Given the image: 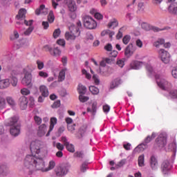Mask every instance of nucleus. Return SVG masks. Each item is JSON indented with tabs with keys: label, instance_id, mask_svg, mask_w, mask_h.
Returning a JSON list of instances; mask_svg holds the SVG:
<instances>
[{
	"label": "nucleus",
	"instance_id": "obj_31",
	"mask_svg": "<svg viewBox=\"0 0 177 177\" xmlns=\"http://www.w3.org/2000/svg\"><path fill=\"white\" fill-rule=\"evenodd\" d=\"M164 44H165V40L164 39H158L153 43V46L156 48H160V45H164Z\"/></svg>",
	"mask_w": 177,
	"mask_h": 177
},
{
	"label": "nucleus",
	"instance_id": "obj_23",
	"mask_svg": "<svg viewBox=\"0 0 177 177\" xmlns=\"http://www.w3.org/2000/svg\"><path fill=\"white\" fill-rule=\"evenodd\" d=\"M150 165L152 169H157V167H158V162L157 161V158H156V156H151Z\"/></svg>",
	"mask_w": 177,
	"mask_h": 177
},
{
	"label": "nucleus",
	"instance_id": "obj_3",
	"mask_svg": "<svg viewBox=\"0 0 177 177\" xmlns=\"http://www.w3.org/2000/svg\"><path fill=\"white\" fill-rule=\"evenodd\" d=\"M69 30L70 32H66L65 34V38L67 41H74L75 38L81 35V31L74 24L69 26Z\"/></svg>",
	"mask_w": 177,
	"mask_h": 177
},
{
	"label": "nucleus",
	"instance_id": "obj_45",
	"mask_svg": "<svg viewBox=\"0 0 177 177\" xmlns=\"http://www.w3.org/2000/svg\"><path fill=\"white\" fill-rule=\"evenodd\" d=\"M36 64H37L38 70H42V68H44V67L45 66L44 62H42L41 60H37L36 62Z\"/></svg>",
	"mask_w": 177,
	"mask_h": 177
},
{
	"label": "nucleus",
	"instance_id": "obj_21",
	"mask_svg": "<svg viewBox=\"0 0 177 177\" xmlns=\"http://www.w3.org/2000/svg\"><path fill=\"white\" fill-rule=\"evenodd\" d=\"M39 91L41 93V96H44V97H48L49 96V90H48V87H46V86H40Z\"/></svg>",
	"mask_w": 177,
	"mask_h": 177
},
{
	"label": "nucleus",
	"instance_id": "obj_30",
	"mask_svg": "<svg viewBox=\"0 0 177 177\" xmlns=\"http://www.w3.org/2000/svg\"><path fill=\"white\" fill-rule=\"evenodd\" d=\"M51 55L53 56H60V55H62V50H60V48H59V47H55L53 49Z\"/></svg>",
	"mask_w": 177,
	"mask_h": 177
},
{
	"label": "nucleus",
	"instance_id": "obj_33",
	"mask_svg": "<svg viewBox=\"0 0 177 177\" xmlns=\"http://www.w3.org/2000/svg\"><path fill=\"white\" fill-rule=\"evenodd\" d=\"M138 165L139 167H145V155H140L138 157Z\"/></svg>",
	"mask_w": 177,
	"mask_h": 177
},
{
	"label": "nucleus",
	"instance_id": "obj_53",
	"mask_svg": "<svg viewBox=\"0 0 177 177\" xmlns=\"http://www.w3.org/2000/svg\"><path fill=\"white\" fill-rule=\"evenodd\" d=\"M142 28H143V30H145L146 31H149V30H150V25H149V24L147 23H142Z\"/></svg>",
	"mask_w": 177,
	"mask_h": 177
},
{
	"label": "nucleus",
	"instance_id": "obj_58",
	"mask_svg": "<svg viewBox=\"0 0 177 177\" xmlns=\"http://www.w3.org/2000/svg\"><path fill=\"white\" fill-rule=\"evenodd\" d=\"M93 80L95 85H99V84H100V80H99L97 76H96V75H93Z\"/></svg>",
	"mask_w": 177,
	"mask_h": 177
},
{
	"label": "nucleus",
	"instance_id": "obj_11",
	"mask_svg": "<svg viewBox=\"0 0 177 177\" xmlns=\"http://www.w3.org/2000/svg\"><path fill=\"white\" fill-rule=\"evenodd\" d=\"M159 56L165 64H168L171 62V55L168 51L161 48L158 51Z\"/></svg>",
	"mask_w": 177,
	"mask_h": 177
},
{
	"label": "nucleus",
	"instance_id": "obj_10",
	"mask_svg": "<svg viewBox=\"0 0 177 177\" xmlns=\"http://www.w3.org/2000/svg\"><path fill=\"white\" fill-rule=\"evenodd\" d=\"M42 145L41 141H32L30 143V151L32 154H39L41 153V149Z\"/></svg>",
	"mask_w": 177,
	"mask_h": 177
},
{
	"label": "nucleus",
	"instance_id": "obj_26",
	"mask_svg": "<svg viewBox=\"0 0 177 177\" xmlns=\"http://www.w3.org/2000/svg\"><path fill=\"white\" fill-rule=\"evenodd\" d=\"M77 92L79 95H85L86 93V87L82 84H79L77 87Z\"/></svg>",
	"mask_w": 177,
	"mask_h": 177
},
{
	"label": "nucleus",
	"instance_id": "obj_13",
	"mask_svg": "<svg viewBox=\"0 0 177 177\" xmlns=\"http://www.w3.org/2000/svg\"><path fill=\"white\" fill-rule=\"evenodd\" d=\"M61 140L64 143V146H66V150H68V151H70V153H74L75 151V149H74V145L68 142L66 136H62L61 138Z\"/></svg>",
	"mask_w": 177,
	"mask_h": 177
},
{
	"label": "nucleus",
	"instance_id": "obj_47",
	"mask_svg": "<svg viewBox=\"0 0 177 177\" xmlns=\"http://www.w3.org/2000/svg\"><path fill=\"white\" fill-rule=\"evenodd\" d=\"M125 162H127V160L125 159H123L120 160L116 165L115 168H121V167H123L125 165Z\"/></svg>",
	"mask_w": 177,
	"mask_h": 177
},
{
	"label": "nucleus",
	"instance_id": "obj_5",
	"mask_svg": "<svg viewBox=\"0 0 177 177\" xmlns=\"http://www.w3.org/2000/svg\"><path fill=\"white\" fill-rule=\"evenodd\" d=\"M32 70L34 69H30V66H28L26 68H24V77L21 81L23 85L28 86L30 84H31L32 81V75L31 74V72Z\"/></svg>",
	"mask_w": 177,
	"mask_h": 177
},
{
	"label": "nucleus",
	"instance_id": "obj_4",
	"mask_svg": "<svg viewBox=\"0 0 177 177\" xmlns=\"http://www.w3.org/2000/svg\"><path fill=\"white\" fill-rule=\"evenodd\" d=\"M155 78L156 80V84L158 86H159L162 91H168V89L171 88V84L168 81H167V80L161 77V76L159 75H156Z\"/></svg>",
	"mask_w": 177,
	"mask_h": 177
},
{
	"label": "nucleus",
	"instance_id": "obj_18",
	"mask_svg": "<svg viewBox=\"0 0 177 177\" xmlns=\"http://www.w3.org/2000/svg\"><path fill=\"white\" fill-rule=\"evenodd\" d=\"M48 13V8H45V5L41 4L39 8L35 10V15H46Z\"/></svg>",
	"mask_w": 177,
	"mask_h": 177
},
{
	"label": "nucleus",
	"instance_id": "obj_46",
	"mask_svg": "<svg viewBox=\"0 0 177 177\" xmlns=\"http://www.w3.org/2000/svg\"><path fill=\"white\" fill-rule=\"evenodd\" d=\"M57 45H59L60 46H63L64 48L66 46V40L64 39H59L57 41Z\"/></svg>",
	"mask_w": 177,
	"mask_h": 177
},
{
	"label": "nucleus",
	"instance_id": "obj_27",
	"mask_svg": "<svg viewBox=\"0 0 177 177\" xmlns=\"http://www.w3.org/2000/svg\"><path fill=\"white\" fill-rule=\"evenodd\" d=\"M109 28L115 29V27H118V21L117 19H113L108 24Z\"/></svg>",
	"mask_w": 177,
	"mask_h": 177
},
{
	"label": "nucleus",
	"instance_id": "obj_8",
	"mask_svg": "<svg viewBox=\"0 0 177 177\" xmlns=\"http://www.w3.org/2000/svg\"><path fill=\"white\" fill-rule=\"evenodd\" d=\"M156 136H157V134L154 132L152 133L151 136H147L144 140L145 144H140L136 148V151H139V150L140 151L145 150L146 149V145H147V143H150Z\"/></svg>",
	"mask_w": 177,
	"mask_h": 177
},
{
	"label": "nucleus",
	"instance_id": "obj_35",
	"mask_svg": "<svg viewBox=\"0 0 177 177\" xmlns=\"http://www.w3.org/2000/svg\"><path fill=\"white\" fill-rule=\"evenodd\" d=\"M89 91L93 95H97V93H99V88L95 86H91L89 87Z\"/></svg>",
	"mask_w": 177,
	"mask_h": 177
},
{
	"label": "nucleus",
	"instance_id": "obj_61",
	"mask_svg": "<svg viewBox=\"0 0 177 177\" xmlns=\"http://www.w3.org/2000/svg\"><path fill=\"white\" fill-rule=\"evenodd\" d=\"M136 45L138 48H142L143 47V42H142L141 40L138 39L136 41Z\"/></svg>",
	"mask_w": 177,
	"mask_h": 177
},
{
	"label": "nucleus",
	"instance_id": "obj_59",
	"mask_svg": "<svg viewBox=\"0 0 177 177\" xmlns=\"http://www.w3.org/2000/svg\"><path fill=\"white\" fill-rule=\"evenodd\" d=\"M44 50H46V52H49L50 53V55H52V51L53 50V49L52 48V47H50V46H45L44 47Z\"/></svg>",
	"mask_w": 177,
	"mask_h": 177
},
{
	"label": "nucleus",
	"instance_id": "obj_39",
	"mask_svg": "<svg viewBox=\"0 0 177 177\" xmlns=\"http://www.w3.org/2000/svg\"><path fill=\"white\" fill-rule=\"evenodd\" d=\"M6 101H7V103L10 106H15V104H16V102H15V100L12 97H6Z\"/></svg>",
	"mask_w": 177,
	"mask_h": 177
},
{
	"label": "nucleus",
	"instance_id": "obj_57",
	"mask_svg": "<svg viewBox=\"0 0 177 177\" xmlns=\"http://www.w3.org/2000/svg\"><path fill=\"white\" fill-rule=\"evenodd\" d=\"M56 147L58 150L62 151V150H64V145H62L60 142H57L56 144Z\"/></svg>",
	"mask_w": 177,
	"mask_h": 177
},
{
	"label": "nucleus",
	"instance_id": "obj_1",
	"mask_svg": "<svg viewBox=\"0 0 177 177\" xmlns=\"http://www.w3.org/2000/svg\"><path fill=\"white\" fill-rule=\"evenodd\" d=\"M56 166L53 160H50L48 167H45V161L42 158H38L34 155H27L24 161V171L28 175H32L35 171L48 172Z\"/></svg>",
	"mask_w": 177,
	"mask_h": 177
},
{
	"label": "nucleus",
	"instance_id": "obj_6",
	"mask_svg": "<svg viewBox=\"0 0 177 177\" xmlns=\"http://www.w3.org/2000/svg\"><path fill=\"white\" fill-rule=\"evenodd\" d=\"M83 23L84 27L88 30H95L97 27V23L93 18L90 16L86 15L83 17Z\"/></svg>",
	"mask_w": 177,
	"mask_h": 177
},
{
	"label": "nucleus",
	"instance_id": "obj_62",
	"mask_svg": "<svg viewBox=\"0 0 177 177\" xmlns=\"http://www.w3.org/2000/svg\"><path fill=\"white\" fill-rule=\"evenodd\" d=\"M162 2V0H152L153 5H155V6H158V5H161V3Z\"/></svg>",
	"mask_w": 177,
	"mask_h": 177
},
{
	"label": "nucleus",
	"instance_id": "obj_56",
	"mask_svg": "<svg viewBox=\"0 0 177 177\" xmlns=\"http://www.w3.org/2000/svg\"><path fill=\"white\" fill-rule=\"evenodd\" d=\"M104 49L107 52H111V50H113V46L111 44H108L104 46Z\"/></svg>",
	"mask_w": 177,
	"mask_h": 177
},
{
	"label": "nucleus",
	"instance_id": "obj_2",
	"mask_svg": "<svg viewBox=\"0 0 177 177\" xmlns=\"http://www.w3.org/2000/svg\"><path fill=\"white\" fill-rule=\"evenodd\" d=\"M17 121H19V118L14 116L10 118L8 122V125L11 127L10 132L12 136H19L20 135V124H19Z\"/></svg>",
	"mask_w": 177,
	"mask_h": 177
},
{
	"label": "nucleus",
	"instance_id": "obj_25",
	"mask_svg": "<svg viewBox=\"0 0 177 177\" xmlns=\"http://www.w3.org/2000/svg\"><path fill=\"white\" fill-rule=\"evenodd\" d=\"M142 64V62L139 61H133L130 64V67L133 70H138L139 67H140V65Z\"/></svg>",
	"mask_w": 177,
	"mask_h": 177
},
{
	"label": "nucleus",
	"instance_id": "obj_63",
	"mask_svg": "<svg viewBox=\"0 0 177 177\" xmlns=\"http://www.w3.org/2000/svg\"><path fill=\"white\" fill-rule=\"evenodd\" d=\"M121 30H122V28L119 30L118 33L116 35V39H121V38H122V32H121Z\"/></svg>",
	"mask_w": 177,
	"mask_h": 177
},
{
	"label": "nucleus",
	"instance_id": "obj_9",
	"mask_svg": "<svg viewBox=\"0 0 177 177\" xmlns=\"http://www.w3.org/2000/svg\"><path fill=\"white\" fill-rule=\"evenodd\" d=\"M70 169V166L67 164L62 165L61 166L58 167L56 169V175L57 176L63 177L67 174H68V171Z\"/></svg>",
	"mask_w": 177,
	"mask_h": 177
},
{
	"label": "nucleus",
	"instance_id": "obj_43",
	"mask_svg": "<svg viewBox=\"0 0 177 177\" xmlns=\"http://www.w3.org/2000/svg\"><path fill=\"white\" fill-rule=\"evenodd\" d=\"M31 92L28 90V88H24L21 89V93L23 95V96H28V95H30Z\"/></svg>",
	"mask_w": 177,
	"mask_h": 177
},
{
	"label": "nucleus",
	"instance_id": "obj_40",
	"mask_svg": "<svg viewBox=\"0 0 177 177\" xmlns=\"http://www.w3.org/2000/svg\"><path fill=\"white\" fill-rule=\"evenodd\" d=\"M34 121H35V124H37V125H41V124H42V118H41L38 115L34 116Z\"/></svg>",
	"mask_w": 177,
	"mask_h": 177
},
{
	"label": "nucleus",
	"instance_id": "obj_29",
	"mask_svg": "<svg viewBox=\"0 0 177 177\" xmlns=\"http://www.w3.org/2000/svg\"><path fill=\"white\" fill-rule=\"evenodd\" d=\"M26 17V9L21 8L19 10L18 15H17V18L18 20L20 19H25Z\"/></svg>",
	"mask_w": 177,
	"mask_h": 177
},
{
	"label": "nucleus",
	"instance_id": "obj_51",
	"mask_svg": "<svg viewBox=\"0 0 177 177\" xmlns=\"http://www.w3.org/2000/svg\"><path fill=\"white\" fill-rule=\"evenodd\" d=\"M39 76L41 77V78H48V77H49V75L48 74V73L41 71L39 72Z\"/></svg>",
	"mask_w": 177,
	"mask_h": 177
},
{
	"label": "nucleus",
	"instance_id": "obj_12",
	"mask_svg": "<svg viewBox=\"0 0 177 177\" xmlns=\"http://www.w3.org/2000/svg\"><path fill=\"white\" fill-rule=\"evenodd\" d=\"M136 51V46L130 43L124 49V56L129 59Z\"/></svg>",
	"mask_w": 177,
	"mask_h": 177
},
{
	"label": "nucleus",
	"instance_id": "obj_15",
	"mask_svg": "<svg viewBox=\"0 0 177 177\" xmlns=\"http://www.w3.org/2000/svg\"><path fill=\"white\" fill-rule=\"evenodd\" d=\"M161 170L164 175H167L171 170V165H169V162L167 160L164 161L161 165Z\"/></svg>",
	"mask_w": 177,
	"mask_h": 177
},
{
	"label": "nucleus",
	"instance_id": "obj_32",
	"mask_svg": "<svg viewBox=\"0 0 177 177\" xmlns=\"http://www.w3.org/2000/svg\"><path fill=\"white\" fill-rule=\"evenodd\" d=\"M18 81L19 80H17V77L16 76L11 75V77H10L11 85H12L13 86H17Z\"/></svg>",
	"mask_w": 177,
	"mask_h": 177
},
{
	"label": "nucleus",
	"instance_id": "obj_24",
	"mask_svg": "<svg viewBox=\"0 0 177 177\" xmlns=\"http://www.w3.org/2000/svg\"><path fill=\"white\" fill-rule=\"evenodd\" d=\"M97 110V102H95L92 104V109L87 108L88 113H92L93 115H95Z\"/></svg>",
	"mask_w": 177,
	"mask_h": 177
},
{
	"label": "nucleus",
	"instance_id": "obj_17",
	"mask_svg": "<svg viewBox=\"0 0 177 177\" xmlns=\"http://www.w3.org/2000/svg\"><path fill=\"white\" fill-rule=\"evenodd\" d=\"M57 124V118H51L50 120V127L48 133H46V136H49L50 135V132L53 131V128H55V126Z\"/></svg>",
	"mask_w": 177,
	"mask_h": 177
},
{
	"label": "nucleus",
	"instance_id": "obj_36",
	"mask_svg": "<svg viewBox=\"0 0 177 177\" xmlns=\"http://www.w3.org/2000/svg\"><path fill=\"white\" fill-rule=\"evenodd\" d=\"M60 34H62V30H60V28H57L54 30L53 37L56 39V38H59V37H60Z\"/></svg>",
	"mask_w": 177,
	"mask_h": 177
},
{
	"label": "nucleus",
	"instance_id": "obj_54",
	"mask_svg": "<svg viewBox=\"0 0 177 177\" xmlns=\"http://www.w3.org/2000/svg\"><path fill=\"white\" fill-rule=\"evenodd\" d=\"M34 30V28L32 26H30L25 32L24 35H30L31 32Z\"/></svg>",
	"mask_w": 177,
	"mask_h": 177
},
{
	"label": "nucleus",
	"instance_id": "obj_38",
	"mask_svg": "<svg viewBox=\"0 0 177 177\" xmlns=\"http://www.w3.org/2000/svg\"><path fill=\"white\" fill-rule=\"evenodd\" d=\"M48 21H49V23H53L55 21V15H53V11H50L48 15Z\"/></svg>",
	"mask_w": 177,
	"mask_h": 177
},
{
	"label": "nucleus",
	"instance_id": "obj_28",
	"mask_svg": "<svg viewBox=\"0 0 177 177\" xmlns=\"http://www.w3.org/2000/svg\"><path fill=\"white\" fill-rule=\"evenodd\" d=\"M65 79H66V69H62L59 73L58 81L59 82H62L64 81Z\"/></svg>",
	"mask_w": 177,
	"mask_h": 177
},
{
	"label": "nucleus",
	"instance_id": "obj_22",
	"mask_svg": "<svg viewBox=\"0 0 177 177\" xmlns=\"http://www.w3.org/2000/svg\"><path fill=\"white\" fill-rule=\"evenodd\" d=\"M10 85V82L9 79L0 80V89H6V88H9Z\"/></svg>",
	"mask_w": 177,
	"mask_h": 177
},
{
	"label": "nucleus",
	"instance_id": "obj_50",
	"mask_svg": "<svg viewBox=\"0 0 177 177\" xmlns=\"http://www.w3.org/2000/svg\"><path fill=\"white\" fill-rule=\"evenodd\" d=\"M116 64L120 67L121 68H122V67H124V66H125V62L122 59H118L116 62Z\"/></svg>",
	"mask_w": 177,
	"mask_h": 177
},
{
	"label": "nucleus",
	"instance_id": "obj_55",
	"mask_svg": "<svg viewBox=\"0 0 177 177\" xmlns=\"http://www.w3.org/2000/svg\"><path fill=\"white\" fill-rule=\"evenodd\" d=\"M53 109H57L60 107V100L55 101L53 104L51 106Z\"/></svg>",
	"mask_w": 177,
	"mask_h": 177
},
{
	"label": "nucleus",
	"instance_id": "obj_52",
	"mask_svg": "<svg viewBox=\"0 0 177 177\" xmlns=\"http://www.w3.org/2000/svg\"><path fill=\"white\" fill-rule=\"evenodd\" d=\"M5 104H6L5 98L0 97V109H3L5 107Z\"/></svg>",
	"mask_w": 177,
	"mask_h": 177
},
{
	"label": "nucleus",
	"instance_id": "obj_49",
	"mask_svg": "<svg viewBox=\"0 0 177 177\" xmlns=\"http://www.w3.org/2000/svg\"><path fill=\"white\" fill-rule=\"evenodd\" d=\"M75 157H77L78 158H84V152L83 151H76L74 153Z\"/></svg>",
	"mask_w": 177,
	"mask_h": 177
},
{
	"label": "nucleus",
	"instance_id": "obj_60",
	"mask_svg": "<svg viewBox=\"0 0 177 177\" xmlns=\"http://www.w3.org/2000/svg\"><path fill=\"white\" fill-rule=\"evenodd\" d=\"M94 17L97 19V20H102L103 19V15L99 12L95 13Z\"/></svg>",
	"mask_w": 177,
	"mask_h": 177
},
{
	"label": "nucleus",
	"instance_id": "obj_20",
	"mask_svg": "<svg viewBox=\"0 0 177 177\" xmlns=\"http://www.w3.org/2000/svg\"><path fill=\"white\" fill-rule=\"evenodd\" d=\"M45 133H46V124H42L39 127L37 135L41 138L42 136H44Z\"/></svg>",
	"mask_w": 177,
	"mask_h": 177
},
{
	"label": "nucleus",
	"instance_id": "obj_44",
	"mask_svg": "<svg viewBox=\"0 0 177 177\" xmlns=\"http://www.w3.org/2000/svg\"><path fill=\"white\" fill-rule=\"evenodd\" d=\"M88 167V162H83L80 166L81 172H86V168Z\"/></svg>",
	"mask_w": 177,
	"mask_h": 177
},
{
	"label": "nucleus",
	"instance_id": "obj_34",
	"mask_svg": "<svg viewBox=\"0 0 177 177\" xmlns=\"http://www.w3.org/2000/svg\"><path fill=\"white\" fill-rule=\"evenodd\" d=\"M84 94H80L79 100L81 103H85V102H88L89 100V97L84 96Z\"/></svg>",
	"mask_w": 177,
	"mask_h": 177
},
{
	"label": "nucleus",
	"instance_id": "obj_16",
	"mask_svg": "<svg viewBox=\"0 0 177 177\" xmlns=\"http://www.w3.org/2000/svg\"><path fill=\"white\" fill-rule=\"evenodd\" d=\"M19 104L21 110H26L27 109V104H28V100L24 95L21 96L19 100Z\"/></svg>",
	"mask_w": 177,
	"mask_h": 177
},
{
	"label": "nucleus",
	"instance_id": "obj_37",
	"mask_svg": "<svg viewBox=\"0 0 177 177\" xmlns=\"http://www.w3.org/2000/svg\"><path fill=\"white\" fill-rule=\"evenodd\" d=\"M88 128V126L86 124L82 125L80 129H79V133L81 135V136L82 137V136L84 135V133H85L86 132V129Z\"/></svg>",
	"mask_w": 177,
	"mask_h": 177
},
{
	"label": "nucleus",
	"instance_id": "obj_41",
	"mask_svg": "<svg viewBox=\"0 0 177 177\" xmlns=\"http://www.w3.org/2000/svg\"><path fill=\"white\" fill-rule=\"evenodd\" d=\"M129 41H131V36L129 35H125L122 39V42L124 45H128Z\"/></svg>",
	"mask_w": 177,
	"mask_h": 177
},
{
	"label": "nucleus",
	"instance_id": "obj_14",
	"mask_svg": "<svg viewBox=\"0 0 177 177\" xmlns=\"http://www.w3.org/2000/svg\"><path fill=\"white\" fill-rule=\"evenodd\" d=\"M64 3L67 5L68 9L70 12H75V10H77V5L74 0H64Z\"/></svg>",
	"mask_w": 177,
	"mask_h": 177
},
{
	"label": "nucleus",
	"instance_id": "obj_48",
	"mask_svg": "<svg viewBox=\"0 0 177 177\" xmlns=\"http://www.w3.org/2000/svg\"><path fill=\"white\" fill-rule=\"evenodd\" d=\"M169 95L172 99H177V90L171 91Z\"/></svg>",
	"mask_w": 177,
	"mask_h": 177
},
{
	"label": "nucleus",
	"instance_id": "obj_19",
	"mask_svg": "<svg viewBox=\"0 0 177 177\" xmlns=\"http://www.w3.org/2000/svg\"><path fill=\"white\" fill-rule=\"evenodd\" d=\"M168 12L171 15H176L177 16V2L171 3L168 7Z\"/></svg>",
	"mask_w": 177,
	"mask_h": 177
},
{
	"label": "nucleus",
	"instance_id": "obj_7",
	"mask_svg": "<svg viewBox=\"0 0 177 177\" xmlns=\"http://www.w3.org/2000/svg\"><path fill=\"white\" fill-rule=\"evenodd\" d=\"M167 146V136L163 134H160L155 140L154 147L155 149H163Z\"/></svg>",
	"mask_w": 177,
	"mask_h": 177
},
{
	"label": "nucleus",
	"instance_id": "obj_42",
	"mask_svg": "<svg viewBox=\"0 0 177 177\" xmlns=\"http://www.w3.org/2000/svg\"><path fill=\"white\" fill-rule=\"evenodd\" d=\"M138 10L139 12H145V3L140 2L138 4Z\"/></svg>",
	"mask_w": 177,
	"mask_h": 177
},
{
	"label": "nucleus",
	"instance_id": "obj_64",
	"mask_svg": "<svg viewBox=\"0 0 177 177\" xmlns=\"http://www.w3.org/2000/svg\"><path fill=\"white\" fill-rule=\"evenodd\" d=\"M171 75L174 77V78L177 79V68L172 70Z\"/></svg>",
	"mask_w": 177,
	"mask_h": 177
}]
</instances>
